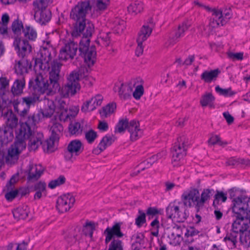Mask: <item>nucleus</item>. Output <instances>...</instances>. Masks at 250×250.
I'll return each mask as SVG.
<instances>
[{
  "label": "nucleus",
  "instance_id": "1",
  "mask_svg": "<svg viewBox=\"0 0 250 250\" xmlns=\"http://www.w3.org/2000/svg\"><path fill=\"white\" fill-rule=\"evenodd\" d=\"M91 8L89 0L80 1L72 8L70 19L73 25L71 33L73 37L77 38L81 36L91 37L94 31V25L86 18Z\"/></svg>",
  "mask_w": 250,
  "mask_h": 250
},
{
  "label": "nucleus",
  "instance_id": "2",
  "mask_svg": "<svg viewBox=\"0 0 250 250\" xmlns=\"http://www.w3.org/2000/svg\"><path fill=\"white\" fill-rule=\"evenodd\" d=\"M232 211L235 217L232 225V229L239 233L247 231L250 225V200L243 196L232 200Z\"/></svg>",
  "mask_w": 250,
  "mask_h": 250
},
{
  "label": "nucleus",
  "instance_id": "3",
  "mask_svg": "<svg viewBox=\"0 0 250 250\" xmlns=\"http://www.w3.org/2000/svg\"><path fill=\"white\" fill-rule=\"evenodd\" d=\"M43 103L44 106L42 109H41L37 113L29 116L24 123H21L22 124H26L29 128V130L34 126H36V124L43 118H50L54 114L56 109L54 102L48 99H45Z\"/></svg>",
  "mask_w": 250,
  "mask_h": 250
},
{
  "label": "nucleus",
  "instance_id": "4",
  "mask_svg": "<svg viewBox=\"0 0 250 250\" xmlns=\"http://www.w3.org/2000/svg\"><path fill=\"white\" fill-rule=\"evenodd\" d=\"M26 124L21 123L20 128L16 131V140L14 145L8 150V155L11 158H18L19 154L26 148V144L24 139L30 134V130Z\"/></svg>",
  "mask_w": 250,
  "mask_h": 250
},
{
  "label": "nucleus",
  "instance_id": "5",
  "mask_svg": "<svg viewBox=\"0 0 250 250\" xmlns=\"http://www.w3.org/2000/svg\"><path fill=\"white\" fill-rule=\"evenodd\" d=\"M5 125L0 127V141L8 143L13 137V130L18 124V118L12 111H8L4 115Z\"/></svg>",
  "mask_w": 250,
  "mask_h": 250
},
{
  "label": "nucleus",
  "instance_id": "6",
  "mask_svg": "<svg viewBox=\"0 0 250 250\" xmlns=\"http://www.w3.org/2000/svg\"><path fill=\"white\" fill-rule=\"evenodd\" d=\"M42 72L37 73L35 78L29 81V85L31 90L35 93L39 94V96L43 93L47 94L55 93L57 90L52 87V84L43 76Z\"/></svg>",
  "mask_w": 250,
  "mask_h": 250
},
{
  "label": "nucleus",
  "instance_id": "7",
  "mask_svg": "<svg viewBox=\"0 0 250 250\" xmlns=\"http://www.w3.org/2000/svg\"><path fill=\"white\" fill-rule=\"evenodd\" d=\"M79 51L80 55L84 58L85 62L89 66L93 65L95 62L96 51L94 46L89 47L90 37L81 36Z\"/></svg>",
  "mask_w": 250,
  "mask_h": 250
},
{
  "label": "nucleus",
  "instance_id": "8",
  "mask_svg": "<svg viewBox=\"0 0 250 250\" xmlns=\"http://www.w3.org/2000/svg\"><path fill=\"white\" fill-rule=\"evenodd\" d=\"M166 214L168 218L177 222H184L188 215L185 208L180 202L169 203L166 208Z\"/></svg>",
  "mask_w": 250,
  "mask_h": 250
},
{
  "label": "nucleus",
  "instance_id": "9",
  "mask_svg": "<svg viewBox=\"0 0 250 250\" xmlns=\"http://www.w3.org/2000/svg\"><path fill=\"white\" fill-rule=\"evenodd\" d=\"M80 80V74L76 71H73L70 73L67 77V83L62 87L61 94L63 97H68L70 95H75L77 90L80 88L79 83Z\"/></svg>",
  "mask_w": 250,
  "mask_h": 250
},
{
  "label": "nucleus",
  "instance_id": "10",
  "mask_svg": "<svg viewBox=\"0 0 250 250\" xmlns=\"http://www.w3.org/2000/svg\"><path fill=\"white\" fill-rule=\"evenodd\" d=\"M199 197V190L195 188H190L183 192L181 196V200L185 206L189 208L194 207L196 212L198 213L201 209Z\"/></svg>",
  "mask_w": 250,
  "mask_h": 250
},
{
  "label": "nucleus",
  "instance_id": "11",
  "mask_svg": "<svg viewBox=\"0 0 250 250\" xmlns=\"http://www.w3.org/2000/svg\"><path fill=\"white\" fill-rule=\"evenodd\" d=\"M83 151V146L80 140H72L64 151V158L66 161L73 162Z\"/></svg>",
  "mask_w": 250,
  "mask_h": 250
},
{
  "label": "nucleus",
  "instance_id": "12",
  "mask_svg": "<svg viewBox=\"0 0 250 250\" xmlns=\"http://www.w3.org/2000/svg\"><path fill=\"white\" fill-rule=\"evenodd\" d=\"M188 145V139L186 136L183 135L177 138V141L174 143L171 150L173 161H180L186 155Z\"/></svg>",
  "mask_w": 250,
  "mask_h": 250
},
{
  "label": "nucleus",
  "instance_id": "13",
  "mask_svg": "<svg viewBox=\"0 0 250 250\" xmlns=\"http://www.w3.org/2000/svg\"><path fill=\"white\" fill-rule=\"evenodd\" d=\"M79 48V45L74 41H69L66 42L60 50L59 59L63 61L73 59Z\"/></svg>",
  "mask_w": 250,
  "mask_h": 250
},
{
  "label": "nucleus",
  "instance_id": "14",
  "mask_svg": "<svg viewBox=\"0 0 250 250\" xmlns=\"http://www.w3.org/2000/svg\"><path fill=\"white\" fill-rule=\"evenodd\" d=\"M62 64L57 60H54L51 63L50 66L47 71L49 70V80L51 83L52 87L56 88L57 90L60 89L59 80L60 78V72Z\"/></svg>",
  "mask_w": 250,
  "mask_h": 250
},
{
  "label": "nucleus",
  "instance_id": "15",
  "mask_svg": "<svg viewBox=\"0 0 250 250\" xmlns=\"http://www.w3.org/2000/svg\"><path fill=\"white\" fill-rule=\"evenodd\" d=\"M40 52V58L36 59L35 61V68L43 72L47 71L49 68V62L52 60L51 52L46 47H43Z\"/></svg>",
  "mask_w": 250,
  "mask_h": 250
},
{
  "label": "nucleus",
  "instance_id": "16",
  "mask_svg": "<svg viewBox=\"0 0 250 250\" xmlns=\"http://www.w3.org/2000/svg\"><path fill=\"white\" fill-rule=\"evenodd\" d=\"M75 202V198L71 194H67L59 197L56 202V208L60 213L68 211Z\"/></svg>",
  "mask_w": 250,
  "mask_h": 250
},
{
  "label": "nucleus",
  "instance_id": "17",
  "mask_svg": "<svg viewBox=\"0 0 250 250\" xmlns=\"http://www.w3.org/2000/svg\"><path fill=\"white\" fill-rule=\"evenodd\" d=\"M13 45L18 56L22 59L28 55L31 51V46L26 40H21L19 37H16Z\"/></svg>",
  "mask_w": 250,
  "mask_h": 250
},
{
  "label": "nucleus",
  "instance_id": "18",
  "mask_svg": "<svg viewBox=\"0 0 250 250\" xmlns=\"http://www.w3.org/2000/svg\"><path fill=\"white\" fill-rule=\"evenodd\" d=\"M35 128V126H34L30 128L29 136L24 139L25 142L26 140L29 139L28 147L30 150H35L42 144L43 134L34 132Z\"/></svg>",
  "mask_w": 250,
  "mask_h": 250
},
{
  "label": "nucleus",
  "instance_id": "19",
  "mask_svg": "<svg viewBox=\"0 0 250 250\" xmlns=\"http://www.w3.org/2000/svg\"><path fill=\"white\" fill-rule=\"evenodd\" d=\"M122 223H115L111 227H108L104 231V234L105 236V243L107 244L112 239L115 238H120L124 236L121 231Z\"/></svg>",
  "mask_w": 250,
  "mask_h": 250
},
{
  "label": "nucleus",
  "instance_id": "20",
  "mask_svg": "<svg viewBox=\"0 0 250 250\" xmlns=\"http://www.w3.org/2000/svg\"><path fill=\"white\" fill-rule=\"evenodd\" d=\"M214 17V24H212V27L215 28L220 25L225 24L229 19H230L232 12L230 9H225L224 10L218 9L217 13Z\"/></svg>",
  "mask_w": 250,
  "mask_h": 250
},
{
  "label": "nucleus",
  "instance_id": "21",
  "mask_svg": "<svg viewBox=\"0 0 250 250\" xmlns=\"http://www.w3.org/2000/svg\"><path fill=\"white\" fill-rule=\"evenodd\" d=\"M103 100V97L100 94L96 95L90 100L84 103L81 107L83 112H86L88 111H93L96 107L101 105Z\"/></svg>",
  "mask_w": 250,
  "mask_h": 250
},
{
  "label": "nucleus",
  "instance_id": "22",
  "mask_svg": "<svg viewBox=\"0 0 250 250\" xmlns=\"http://www.w3.org/2000/svg\"><path fill=\"white\" fill-rule=\"evenodd\" d=\"M127 130L129 132L130 139L133 141L137 140L143 133L140 128L139 122L136 120L128 121Z\"/></svg>",
  "mask_w": 250,
  "mask_h": 250
},
{
  "label": "nucleus",
  "instance_id": "23",
  "mask_svg": "<svg viewBox=\"0 0 250 250\" xmlns=\"http://www.w3.org/2000/svg\"><path fill=\"white\" fill-rule=\"evenodd\" d=\"M34 18L37 22L41 25H44L50 21L51 13L48 9L36 10Z\"/></svg>",
  "mask_w": 250,
  "mask_h": 250
},
{
  "label": "nucleus",
  "instance_id": "24",
  "mask_svg": "<svg viewBox=\"0 0 250 250\" xmlns=\"http://www.w3.org/2000/svg\"><path fill=\"white\" fill-rule=\"evenodd\" d=\"M189 26L187 22H184L179 24L173 37H170L169 39L170 44L173 45L179 42L180 39L185 35V32L188 30Z\"/></svg>",
  "mask_w": 250,
  "mask_h": 250
},
{
  "label": "nucleus",
  "instance_id": "25",
  "mask_svg": "<svg viewBox=\"0 0 250 250\" xmlns=\"http://www.w3.org/2000/svg\"><path fill=\"white\" fill-rule=\"evenodd\" d=\"M43 168L41 165H31L28 170L27 180L35 181L40 178L43 173Z\"/></svg>",
  "mask_w": 250,
  "mask_h": 250
},
{
  "label": "nucleus",
  "instance_id": "26",
  "mask_svg": "<svg viewBox=\"0 0 250 250\" xmlns=\"http://www.w3.org/2000/svg\"><path fill=\"white\" fill-rule=\"evenodd\" d=\"M220 73L221 71L218 68L210 71L205 70L201 75V79L205 83H209L215 81Z\"/></svg>",
  "mask_w": 250,
  "mask_h": 250
},
{
  "label": "nucleus",
  "instance_id": "27",
  "mask_svg": "<svg viewBox=\"0 0 250 250\" xmlns=\"http://www.w3.org/2000/svg\"><path fill=\"white\" fill-rule=\"evenodd\" d=\"M115 137L114 135H106L103 138L98 145V148L100 150V152H98V149H95L93 150V152L95 154H98L104 151L107 147L110 146L115 141Z\"/></svg>",
  "mask_w": 250,
  "mask_h": 250
},
{
  "label": "nucleus",
  "instance_id": "28",
  "mask_svg": "<svg viewBox=\"0 0 250 250\" xmlns=\"http://www.w3.org/2000/svg\"><path fill=\"white\" fill-rule=\"evenodd\" d=\"M239 233V232H236L235 230L231 229V231L227 233L224 238V241L226 243L229 249H233L236 247Z\"/></svg>",
  "mask_w": 250,
  "mask_h": 250
},
{
  "label": "nucleus",
  "instance_id": "29",
  "mask_svg": "<svg viewBox=\"0 0 250 250\" xmlns=\"http://www.w3.org/2000/svg\"><path fill=\"white\" fill-rule=\"evenodd\" d=\"M133 88L127 83H122L119 88L118 94L121 99L126 100L131 98Z\"/></svg>",
  "mask_w": 250,
  "mask_h": 250
},
{
  "label": "nucleus",
  "instance_id": "30",
  "mask_svg": "<svg viewBox=\"0 0 250 250\" xmlns=\"http://www.w3.org/2000/svg\"><path fill=\"white\" fill-rule=\"evenodd\" d=\"M29 213V208L26 205L18 207L13 211L14 218L17 220L25 219Z\"/></svg>",
  "mask_w": 250,
  "mask_h": 250
},
{
  "label": "nucleus",
  "instance_id": "31",
  "mask_svg": "<svg viewBox=\"0 0 250 250\" xmlns=\"http://www.w3.org/2000/svg\"><path fill=\"white\" fill-rule=\"evenodd\" d=\"M40 97L39 94L32 91V93L22 98V103H20V106H23L25 104L26 107L29 108L31 106H34L37 102L40 101Z\"/></svg>",
  "mask_w": 250,
  "mask_h": 250
},
{
  "label": "nucleus",
  "instance_id": "32",
  "mask_svg": "<svg viewBox=\"0 0 250 250\" xmlns=\"http://www.w3.org/2000/svg\"><path fill=\"white\" fill-rule=\"evenodd\" d=\"M58 108L60 110L61 112L60 115L61 120L65 122L68 119H70L71 115L67 113L68 107L65 101L63 99H61L58 100Z\"/></svg>",
  "mask_w": 250,
  "mask_h": 250
},
{
  "label": "nucleus",
  "instance_id": "33",
  "mask_svg": "<svg viewBox=\"0 0 250 250\" xmlns=\"http://www.w3.org/2000/svg\"><path fill=\"white\" fill-rule=\"evenodd\" d=\"M25 82L23 77L16 79L12 86L11 92L14 96L21 94L25 87Z\"/></svg>",
  "mask_w": 250,
  "mask_h": 250
},
{
  "label": "nucleus",
  "instance_id": "34",
  "mask_svg": "<svg viewBox=\"0 0 250 250\" xmlns=\"http://www.w3.org/2000/svg\"><path fill=\"white\" fill-rule=\"evenodd\" d=\"M29 67V62L22 58L21 60L18 61V63L15 65V72L18 74L22 75L28 72V69Z\"/></svg>",
  "mask_w": 250,
  "mask_h": 250
},
{
  "label": "nucleus",
  "instance_id": "35",
  "mask_svg": "<svg viewBox=\"0 0 250 250\" xmlns=\"http://www.w3.org/2000/svg\"><path fill=\"white\" fill-rule=\"evenodd\" d=\"M34 188L36 191L34 195L35 199H39L42 196L46 195V184L44 182H38L35 184Z\"/></svg>",
  "mask_w": 250,
  "mask_h": 250
},
{
  "label": "nucleus",
  "instance_id": "36",
  "mask_svg": "<svg viewBox=\"0 0 250 250\" xmlns=\"http://www.w3.org/2000/svg\"><path fill=\"white\" fill-rule=\"evenodd\" d=\"M152 25L150 27L146 26V25H144L142 26L138 33V36L137 39L139 40L140 42H144L149 37L152 31Z\"/></svg>",
  "mask_w": 250,
  "mask_h": 250
},
{
  "label": "nucleus",
  "instance_id": "37",
  "mask_svg": "<svg viewBox=\"0 0 250 250\" xmlns=\"http://www.w3.org/2000/svg\"><path fill=\"white\" fill-rule=\"evenodd\" d=\"M214 190L213 189H204L200 194L199 203L201 205V208H203L206 202L208 201L211 197L213 195Z\"/></svg>",
  "mask_w": 250,
  "mask_h": 250
},
{
  "label": "nucleus",
  "instance_id": "38",
  "mask_svg": "<svg viewBox=\"0 0 250 250\" xmlns=\"http://www.w3.org/2000/svg\"><path fill=\"white\" fill-rule=\"evenodd\" d=\"M63 130V127L61 124L56 122H53L50 129L51 133L50 136L52 138L59 139Z\"/></svg>",
  "mask_w": 250,
  "mask_h": 250
},
{
  "label": "nucleus",
  "instance_id": "39",
  "mask_svg": "<svg viewBox=\"0 0 250 250\" xmlns=\"http://www.w3.org/2000/svg\"><path fill=\"white\" fill-rule=\"evenodd\" d=\"M70 134L72 135L79 136L82 133L83 126L79 122H71L68 126Z\"/></svg>",
  "mask_w": 250,
  "mask_h": 250
},
{
  "label": "nucleus",
  "instance_id": "40",
  "mask_svg": "<svg viewBox=\"0 0 250 250\" xmlns=\"http://www.w3.org/2000/svg\"><path fill=\"white\" fill-rule=\"evenodd\" d=\"M116 108V104L115 103H111L104 106L100 111L101 116L103 118H107L112 114Z\"/></svg>",
  "mask_w": 250,
  "mask_h": 250
},
{
  "label": "nucleus",
  "instance_id": "41",
  "mask_svg": "<svg viewBox=\"0 0 250 250\" xmlns=\"http://www.w3.org/2000/svg\"><path fill=\"white\" fill-rule=\"evenodd\" d=\"M228 166H237L239 165H250V160L241 158L231 157L226 161Z\"/></svg>",
  "mask_w": 250,
  "mask_h": 250
},
{
  "label": "nucleus",
  "instance_id": "42",
  "mask_svg": "<svg viewBox=\"0 0 250 250\" xmlns=\"http://www.w3.org/2000/svg\"><path fill=\"white\" fill-rule=\"evenodd\" d=\"M128 11L132 14L136 15L143 9V3L138 0L132 2L128 7Z\"/></svg>",
  "mask_w": 250,
  "mask_h": 250
},
{
  "label": "nucleus",
  "instance_id": "43",
  "mask_svg": "<svg viewBox=\"0 0 250 250\" xmlns=\"http://www.w3.org/2000/svg\"><path fill=\"white\" fill-rule=\"evenodd\" d=\"M22 32L24 34V37L25 38L24 40H29L30 41H35L37 38V34L36 30L30 26H26Z\"/></svg>",
  "mask_w": 250,
  "mask_h": 250
},
{
  "label": "nucleus",
  "instance_id": "44",
  "mask_svg": "<svg viewBox=\"0 0 250 250\" xmlns=\"http://www.w3.org/2000/svg\"><path fill=\"white\" fill-rule=\"evenodd\" d=\"M128 123V119L126 118L120 120L115 127V132L120 133L124 132L125 129H127Z\"/></svg>",
  "mask_w": 250,
  "mask_h": 250
},
{
  "label": "nucleus",
  "instance_id": "45",
  "mask_svg": "<svg viewBox=\"0 0 250 250\" xmlns=\"http://www.w3.org/2000/svg\"><path fill=\"white\" fill-rule=\"evenodd\" d=\"M125 28V22L124 20L116 19L114 22L113 30L117 34L122 33Z\"/></svg>",
  "mask_w": 250,
  "mask_h": 250
},
{
  "label": "nucleus",
  "instance_id": "46",
  "mask_svg": "<svg viewBox=\"0 0 250 250\" xmlns=\"http://www.w3.org/2000/svg\"><path fill=\"white\" fill-rule=\"evenodd\" d=\"M215 91L220 95L224 97H232L236 94V92L232 91L231 88L229 87L226 89L221 88L219 85H217L215 88Z\"/></svg>",
  "mask_w": 250,
  "mask_h": 250
},
{
  "label": "nucleus",
  "instance_id": "47",
  "mask_svg": "<svg viewBox=\"0 0 250 250\" xmlns=\"http://www.w3.org/2000/svg\"><path fill=\"white\" fill-rule=\"evenodd\" d=\"M215 100L214 96L210 93H208L202 96L200 100V104L203 107L209 105Z\"/></svg>",
  "mask_w": 250,
  "mask_h": 250
},
{
  "label": "nucleus",
  "instance_id": "48",
  "mask_svg": "<svg viewBox=\"0 0 250 250\" xmlns=\"http://www.w3.org/2000/svg\"><path fill=\"white\" fill-rule=\"evenodd\" d=\"M11 28L14 34L17 36L16 37H18V36L21 34V30H23L24 28L21 21L16 20L13 22Z\"/></svg>",
  "mask_w": 250,
  "mask_h": 250
},
{
  "label": "nucleus",
  "instance_id": "49",
  "mask_svg": "<svg viewBox=\"0 0 250 250\" xmlns=\"http://www.w3.org/2000/svg\"><path fill=\"white\" fill-rule=\"evenodd\" d=\"M95 227L93 223L88 222L83 226V232L85 236L91 238L93 236V231L95 230Z\"/></svg>",
  "mask_w": 250,
  "mask_h": 250
},
{
  "label": "nucleus",
  "instance_id": "50",
  "mask_svg": "<svg viewBox=\"0 0 250 250\" xmlns=\"http://www.w3.org/2000/svg\"><path fill=\"white\" fill-rule=\"evenodd\" d=\"M154 163V161H152V158H150V157L147 160L141 163L138 166L139 169L137 170V172H134L133 173L132 175H137L138 173H140L141 171L144 170L146 168L149 167Z\"/></svg>",
  "mask_w": 250,
  "mask_h": 250
},
{
  "label": "nucleus",
  "instance_id": "51",
  "mask_svg": "<svg viewBox=\"0 0 250 250\" xmlns=\"http://www.w3.org/2000/svg\"><path fill=\"white\" fill-rule=\"evenodd\" d=\"M186 228L183 225H175L170 229V233L177 236L182 237L184 232H185Z\"/></svg>",
  "mask_w": 250,
  "mask_h": 250
},
{
  "label": "nucleus",
  "instance_id": "52",
  "mask_svg": "<svg viewBox=\"0 0 250 250\" xmlns=\"http://www.w3.org/2000/svg\"><path fill=\"white\" fill-rule=\"evenodd\" d=\"M227 199V194L222 191H217L214 196V199L213 202V206H215L219 204V202H225Z\"/></svg>",
  "mask_w": 250,
  "mask_h": 250
},
{
  "label": "nucleus",
  "instance_id": "53",
  "mask_svg": "<svg viewBox=\"0 0 250 250\" xmlns=\"http://www.w3.org/2000/svg\"><path fill=\"white\" fill-rule=\"evenodd\" d=\"M141 83L137 85L135 87L134 92L132 91V95L136 100H139L144 93V89L141 80Z\"/></svg>",
  "mask_w": 250,
  "mask_h": 250
},
{
  "label": "nucleus",
  "instance_id": "54",
  "mask_svg": "<svg viewBox=\"0 0 250 250\" xmlns=\"http://www.w3.org/2000/svg\"><path fill=\"white\" fill-rule=\"evenodd\" d=\"M50 0H35L33 2V6L37 10L46 9Z\"/></svg>",
  "mask_w": 250,
  "mask_h": 250
},
{
  "label": "nucleus",
  "instance_id": "55",
  "mask_svg": "<svg viewBox=\"0 0 250 250\" xmlns=\"http://www.w3.org/2000/svg\"><path fill=\"white\" fill-rule=\"evenodd\" d=\"M65 178L64 176L61 175L57 179L51 181L48 184V187L51 189L60 186L65 183Z\"/></svg>",
  "mask_w": 250,
  "mask_h": 250
},
{
  "label": "nucleus",
  "instance_id": "56",
  "mask_svg": "<svg viewBox=\"0 0 250 250\" xmlns=\"http://www.w3.org/2000/svg\"><path fill=\"white\" fill-rule=\"evenodd\" d=\"M195 3L196 4L200 6L203 7L205 9H206L208 12H212V18L210 20V21L209 23V25L212 27V24H214V17H216V14L217 13V11L218 9L217 8H212L209 7L208 6H205L200 4L199 2L195 1Z\"/></svg>",
  "mask_w": 250,
  "mask_h": 250
},
{
  "label": "nucleus",
  "instance_id": "57",
  "mask_svg": "<svg viewBox=\"0 0 250 250\" xmlns=\"http://www.w3.org/2000/svg\"><path fill=\"white\" fill-rule=\"evenodd\" d=\"M168 237L169 239V244L173 246H179L183 240V237L177 236L170 233Z\"/></svg>",
  "mask_w": 250,
  "mask_h": 250
},
{
  "label": "nucleus",
  "instance_id": "58",
  "mask_svg": "<svg viewBox=\"0 0 250 250\" xmlns=\"http://www.w3.org/2000/svg\"><path fill=\"white\" fill-rule=\"evenodd\" d=\"M139 215L135 219V224L139 227H142L146 222V213L142 210H139Z\"/></svg>",
  "mask_w": 250,
  "mask_h": 250
},
{
  "label": "nucleus",
  "instance_id": "59",
  "mask_svg": "<svg viewBox=\"0 0 250 250\" xmlns=\"http://www.w3.org/2000/svg\"><path fill=\"white\" fill-rule=\"evenodd\" d=\"M108 250H123L122 242L119 239H113L109 244Z\"/></svg>",
  "mask_w": 250,
  "mask_h": 250
},
{
  "label": "nucleus",
  "instance_id": "60",
  "mask_svg": "<svg viewBox=\"0 0 250 250\" xmlns=\"http://www.w3.org/2000/svg\"><path fill=\"white\" fill-rule=\"evenodd\" d=\"M58 138H52L51 136H50L49 139L47 140L43 145V149H45L46 146V149L48 152L53 151V148L54 146L55 141L58 140Z\"/></svg>",
  "mask_w": 250,
  "mask_h": 250
},
{
  "label": "nucleus",
  "instance_id": "61",
  "mask_svg": "<svg viewBox=\"0 0 250 250\" xmlns=\"http://www.w3.org/2000/svg\"><path fill=\"white\" fill-rule=\"evenodd\" d=\"M97 137V134L96 132L92 129H90L85 132V138L89 144L93 143Z\"/></svg>",
  "mask_w": 250,
  "mask_h": 250
},
{
  "label": "nucleus",
  "instance_id": "62",
  "mask_svg": "<svg viewBox=\"0 0 250 250\" xmlns=\"http://www.w3.org/2000/svg\"><path fill=\"white\" fill-rule=\"evenodd\" d=\"M23 106H20V103L16 104L14 106V108L15 111L17 112L21 117H24L28 112L29 109L27 107L26 108L24 107L22 109Z\"/></svg>",
  "mask_w": 250,
  "mask_h": 250
},
{
  "label": "nucleus",
  "instance_id": "63",
  "mask_svg": "<svg viewBox=\"0 0 250 250\" xmlns=\"http://www.w3.org/2000/svg\"><path fill=\"white\" fill-rule=\"evenodd\" d=\"M150 225L152 227L151 234L154 236H158L159 234V221L157 219H155L151 223Z\"/></svg>",
  "mask_w": 250,
  "mask_h": 250
},
{
  "label": "nucleus",
  "instance_id": "64",
  "mask_svg": "<svg viewBox=\"0 0 250 250\" xmlns=\"http://www.w3.org/2000/svg\"><path fill=\"white\" fill-rule=\"evenodd\" d=\"M18 194V190H11L5 194V198L9 201H12Z\"/></svg>",
  "mask_w": 250,
  "mask_h": 250
}]
</instances>
